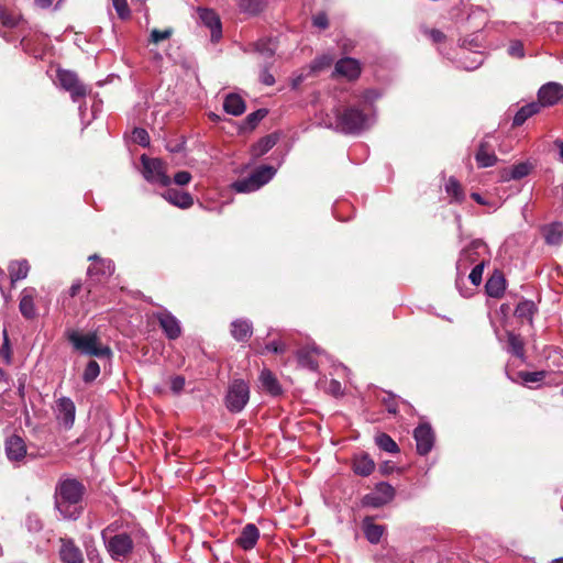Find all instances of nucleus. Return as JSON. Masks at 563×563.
Returning a JSON list of instances; mask_svg holds the SVG:
<instances>
[{
  "instance_id": "f257e3e1",
  "label": "nucleus",
  "mask_w": 563,
  "mask_h": 563,
  "mask_svg": "<svg viewBox=\"0 0 563 563\" xmlns=\"http://www.w3.org/2000/svg\"><path fill=\"white\" fill-rule=\"evenodd\" d=\"M86 488L76 478H60L55 489V508L67 520H77L82 511V497Z\"/></svg>"
},
{
  "instance_id": "f03ea898",
  "label": "nucleus",
  "mask_w": 563,
  "mask_h": 563,
  "mask_svg": "<svg viewBox=\"0 0 563 563\" xmlns=\"http://www.w3.org/2000/svg\"><path fill=\"white\" fill-rule=\"evenodd\" d=\"M101 539L111 559L124 561L134 549L133 531L128 523L114 520L101 531Z\"/></svg>"
},
{
  "instance_id": "7ed1b4c3",
  "label": "nucleus",
  "mask_w": 563,
  "mask_h": 563,
  "mask_svg": "<svg viewBox=\"0 0 563 563\" xmlns=\"http://www.w3.org/2000/svg\"><path fill=\"white\" fill-rule=\"evenodd\" d=\"M375 122L374 108L350 106L336 113V129L345 134H358L369 129Z\"/></svg>"
},
{
  "instance_id": "20e7f679",
  "label": "nucleus",
  "mask_w": 563,
  "mask_h": 563,
  "mask_svg": "<svg viewBox=\"0 0 563 563\" xmlns=\"http://www.w3.org/2000/svg\"><path fill=\"white\" fill-rule=\"evenodd\" d=\"M67 339L71 343L73 347L84 355L106 358H110L112 356L111 349L101 344L96 332L81 334L78 331L70 330L67 332Z\"/></svg>"
},
{
  "instance_id": "39448f33",
  "label": "nucleus",
  "mask_w": 563,
  "mask_h": 563,
  "mask_svg": "<svg viewBox=\"0 0 563 563\" xmlns=\"http://www.w3.org/2000/svg\"><path fill=\"white\" fill-rule=\"evenodd\" d=\"M250 399V387L242 379L233 380L225 395V407L230 412H240Z\"/></svg>"
},
{
  "instance_id": "423d86ee",
  "label": "nucleus",
  "mask_w": 563,
  "mask_h": 563,
  "mask_svg": "<svg viewBox=\"0 0 563 563\" xmlns=\"http://www.w3.org/2000/svg\"><path fill=\"white\" fill-rule=\"evenodd\" d=\"M144 178L152 184H157L167 187L170 184V178L166 174L165 164L159 158H148L145 155L141 157Z\"/></svg>"
},
{
  "instance_id": "0eeeda50",
  "label": "nucleus",
  "mask_w": 563,
  "mask_h": 563,
  "mask_svg": "<svg viewBox=\"0 0 563 563\" xmlns=\"http://www.w3.org/2000/svg\"><path fill=\"white\" fill-rule=\"evenodd\" d=\"M394 497L395 488L386 482H380L362 498L361 504L363 507L379 508L390 503Z\"/></svg>"
},
{
  "instance_id": "6e6552de",
  "label": "nucleus",
  "mask_w": 563,
  "mask_h": 563,
  "mask_svg": "<svg viewBox=\"0 0 563 563\" xmlns=\"http://www.w3.org/2000/svg\"><path fill=\"white\" fill-rule=\"evenodd\" d=\"M481 249H485V243L482 240H473L467 247L462 250L456 263L457 287H460L461 276L465 273L468 265L477 263Z\"/></svg>"
},
{
  "instance_id": "1a4fd4ad",
  "label": "nucleus",
  "mask_w": 563,
  "mask_h": 563,
  "mask_svg": "<svg viewBox=\"0 0 563 563\" xmlns=\"http://www.w3.org/2000/svg\"><path fill=\"white\" fill-rule=\"evenodd\" d=\"M57 79L63 89L70 93L73 101H78L80 98L86 97L88 90L82 85L77 75L70 70H58Z\"/></svg>"
},
{
  "instance_id": "9d476101",
  "label": "nucleus",
  "mask_w": 563,
  "mask_h": 563,
  "mask_svg": "<svg viewBox=\"0 0 563 563\" xmlns=\"http://www.w3.org/2000/svg\"><path fill=\"white\" fill-rule=\"evenodd\" d=\"M197 11L201 23L211 32V41L213 43L219 42L222 37V23L219 14L207 8H198Z\"/></svg>"
},
{
  "instance_id": "9b49d317",
  "label": "nucleus",
  "mask_w": 563,
  "mask_h": 563,
  "mask_svg": "<svg viewBox=\"0 0 563 563\" xmlns=\"http://www.w3.org/2000/svg\"><path fill=\"white\" fill-rule=\"evenodd\" d=\"M413 437L417 444V452L420 455H426L432 450L434 433L429 424H419L413 431Z\"/></svg>"
},
{
  "instance_id": "f8f14e48",
  "label": "nucleus",
  "mask_w": 563,
  "mask_h": 563,
  "mask_svg": "<svg viewBox=\"0 0 563 563\" xmlns=\"http://www.w3.org/2000/svg\"><path fill=\"white\" fill-rule=\"evenodd\" d=\"M154 317L158 320L159 325L169 340H176L181 334L180 323L175 316L169 311L163 310L154 313Z\"/></svg>"
},
{
  "instance_id": "ddd939ff",
  "label": "nucleus",
  "mask_w": 563,
  "mask_h": 563,
  "mask_svg": "<svg viewBox=\"0 0 563 563\" xmlns=\"http://www.w3.org/2000/svg\"><path fill=\"white\" fill-rule=\"evenodd\" d=\"M36 296L37 291L33 287H26L20 294L19 310L21 314L27 320H32L37 316V310L35 307Z\"/></svg>"
},
{
  "instance_id": "4468645a",
  "label": "nucleus",
  "mask_w": 563,
  "mask_h": 563,
  "mask_svg": "<svg viewBox=\"0 0 563 563\" xmlns=\"http://www.w3.org/2000/svg\"><path fill=\"white\" fill-rule=\"evenodd\" d=\"M563 97V87L556 82H548L538 91V98L541 106H553Z\"/></svg>"
},
{
  "instance_id": "2eb2a0df",
  "label": "nucleus",
  "mask_w": 563,
  "mask_h": 563,
  "mask_svg": "<svg viewBox=\"0 0 563 563\" xmlns=\"http://www.w3.org/2000/svg\"><path fill=\"white\" fill-rule=\"evenodd\" d=\"M89 261H92V265L88 267L89 276L109 277L114 272V263L108 258H100L97 254L90 255Z\"/></svg>"
},
{
  "instance_id": "dca6fc26",
  "label": "nucleus",
  "mask_w": 563,
  "mask_h": 563,
  "mask_svg": "<svg viewBox=\"0 0 563 563\" xmlns=\"http://www.w3.org/2000/svg\"><path fill=\"white\" fill-rule=\"evenodd\" d=\"M76 407L68 397H62L57 400V418L65 428L69 429L75 422Z\"/></svg>"
},
{
  "instance_id": "f3484780",
  "label": "nucleus",
  "mask_w": 563,
  "mask_h": 563,
  "mask_svg": "<svg viewBox=\"0 0 563 563\" xmlns=\"http://www.w3.org/2000/svg\"><path fill=\"white\" fill-rule=\"evenodd\" d=\"M260 538V530L254 523H247L243 527L240 536L236 538L235 543L242 550L249 551L253 549Z\"/></svg>"
},
{
  "instance_id": "a211bd4d",
  "label": "nucleus",
  "mask_w": 563,
  "mask_h": 563,
  "mask_svg": "<svg viewBox=\"0 0 563 563\" xmlns=\"http://www.w3.org/2000/svg\"><path fill=\"white\" fill-rule=\"evenodd\" d=\"M163 198L169 203L181 209H188L194 205V198L189 192L169 188L163 194Z\"/></svg>"
},
{
  "instance_id": "6ab92c4d",
  "label": "nucleus",
  "mask_w": 563,
  "mask_h": 563,
  "mask_svg": "<svg viewBox=\"0 0 563 563\" xmlns=\"http://www.w3.org/2000/svg\"><path fill=\"white\" fill-rule=\"evenodd\" d=\"M352 467L356 475L366 477L375 470V462L367 453L362 452L354 455Z\"/></svg>"
},
{
  "instance_id": "aec40b11",
  "label": "nucleus",
  "mask_w": 563,
  "mask_h": 563,
  "mask_svg": "<svg viewBox=\"0 0 563 563\" xmlns=\"http://www.w3.org/2000/svg\"><path fill=\"white\" fill-rule=\"evenodd\" d=\"M335 73L347 79H355L361 74L360 63L351 57L342 58L335 64Z\"/></svg>"
},
{
  "instance_id": "412c9836",
  "label": "nucleus",
  "mask_w": 563,
  "mask_h": 563,
  "mask_svg": "<svg viewBox=\"0 0 563 563\" xmlns=\"http://www.w3.org/2000/svg\"><path fill=\"white\" fill-rule=\"evenodd\" d=\"M485 289L489 297L500 298L506 290V279L503 273L498 271L494 272L486 282Z\"/></svg>"
},
{
  "instance_id": "4be33fe9",
  "label": "nucleus",
  "mask_w": 563,
  "mask_h": 563,
  "mask_svg": "<svg viewBox=\"0 0 563 563\" xmlns=\"http://www.w3.org/2000/svg\"><path fill=\"white\" fill-rule=\"evenodd\" d=\"M253 333V324L247 319H236L231 323V335L239 342H245Z\"/></svg>"
},
{
  "instance_id": "5701e85b",
  "label": "nucleus",
  "mask_w": 563,
  "mask_h": 563,
  "mask_svg": "<svg viewBox=\"0 0 563 563\" xmlns=\"http://www.w3.org/2000/svg\"><path fill=\"white\" fill-rule=\"evenodd\" d=\"M5 453L9 460L20 461L26 454L24 441L20 437H11L5 442Z\"/></svg>"
},
{
  "instance_id": "b1692460",
  "label": "nucleus",
  "mask_w": 563,
  "mask_h": 563,
  "mask_svg": "<svg viewBox=\"0 0 563 563\" xmlns=\"http://www.w3.org/2000/svg\"><path fill=\"white\" fill-rule=\"evenodd\" d=\"M59 554L63 563H84L81 551L71 540L63 541Z\"/></svg>"
},
{
  "instance_id": "393cba45",
  "label": "nucleus",
  "mask_w": 563,
  "mask_h": 563,
  "mask_svg": "<svg viewBox=\"0 0 563 563\" xmlns=\"http://www.w3.org/2000/svg\"><path fill=\"white\" fill-rule=\"evenodd\" d=\"M11 284L25 279L30 272V264L26 260L12 261L8 267Z\"/></svg>"
},
{
  "instance_id": "a878e982",
  "label": "nucleus",
  "mask_w": 563,
  "mask_h": 563,
  "mask_svg": "<svg viewBox=\"0 0 563 563\" xmlns=\"http://www.w3.org/2000/svg\"><path fill=\"white\" fill-rule=\"evenodd\" d=\"M363 530H364V534H365L366 539L371 543L376 544L380 541V539L384 534L385 528H384V526L375 525L373 522L372 517H365L363 520Z\"/></svg>"
},
{
  "instance_id": "bb28decb",
  "label": "nucleus",
  "mask_w": 563,
  "mask_h": 563,
  "mask_svg": "<svg viewBox=\"0 0 563 563\" xmlns=\"http://www.w3.org/2000/svg\"><path fill=\"white\" fill-rule=\"evenodd\" d=\"M223 109L232 115H241L245 111L244 100L236 93H229L223 102Z\"/></svg>"
},
{
  "instance_id": "cd10ccee",
  "label": "nucleus",
  "mask_w": 563,
  "mask_h": 563,
  "mask_svg": "<svg viewBox=\"0 0 563 563\" xmlns=\"http://www.w3.org/2000/svg\"><path fill=\"white\" fill-rule=\"evenodd\" d=\"M543 236L549 245H559L563 241V224L554 222L543 228Z\"/></svg>"
},
{
  "instance_id": "c85d7f7f",
  "label": "nucleus",
  "mask_w": 563,
  "mask_h": 563,
  "mask_svg": "<svg viewBox=\"0 0 563 563\" xmlns=\"http://www.w3.org/2000/svg\"><path fill=\"white\" fill-rule=\"evenodd\" d=\"M277 143V136L275 134H269L255 143L251 148V155L253 158H260L264 154H266L269 150H272Z\"/></svg>"
},
{
  "instance_id": "c756f323",
  "label": "nucleus",
  "mask_w": 563,
  "mask_h": 563,
  "mask_svg": "<svg viewBox=\"0 0 563 563\" xmlns=\"http://www.w3.org/2000/svg\"><path fill=\"white\" fill-rule=\"evenodd\" d=\"M319 354H321V350L316 346L310 350H300L298 352V362L301 366L316 371L318 368V361L314 358V355Z\"/></svg>"
},
{
  "instance_id": "7c9ffc66",
  "label": "nucleus",
  "mask_w": 563,
  "mask_h": 563,
  "mask_svg": "<svg viewBox=\"0 0 563 563\" xmlns=\"http://www.w3.org/2000/svg\"><path fill=\"white\" fill-rule=\"evenodd\" d=\"M541 107L538 102H531L523 107H521L518 112L514 117V125L520 126L522 125L527 119L532 117L533 114H537L540 111Z\"/></svg>"
},
{
  "instance_id": "2f4dec72",
  "label": "nucleus",
  "mask_w": 563,
  "mask_h": 563,
  "mask_svg": "<svg viewBox=\"0 0 563 563\" xmlns=\"http://www.w3.org/2000/svg\"><path fill=\"white\" fill-rule=\"evenodd\" d=\"M531 166L528 163H519L514 165L509 169H504L501 174V179L504 181H508L511 179H521L526 177L530 173Z\"/></svg>"
},
{
  "instance_id": "473e14b6",
  "label": "nucleus",
  "mask_w": 563,
  "mask_h": 563,
  "mask_svg": "<svg viewBox=\"0 0 563 563\" xmlns=\"http://www.w3.org/2000/svg\"><path fill=\"white\" fill-rule=\"evenodd\" d=\"M260 380L263 388L266 389L269 394L274 396L280 394V386L271 371L263 369L260 375Z\"/></svg>"
},
{
  "instance_id": "72a5a7b5",
  "label": "nucleus",
  "mask_w": 563,
  "mask_h": 563,
  "mask_svg": "<svg viewBox=\"0 0 563 563\" xmlns=\"http://www.w3.org/2000/svg\"><path fill=\"white\" fill-rule=\"evenodd\" d=\"M475 159L477 165L482 168L494 166L497 163V156L495 153L486 151L485 144H481L475 155Z\"/></svg>"
},
{
  "instance_id": "f704fd0d",
  "label": "nucleus",
  "mask_w": 563,
  "mask_h": 563,
  "mask_svg": "<svg viewBox=\"0 0 563 563\" xmlns=\"http://www.w3.org/2000/svg\"><path fill=\"white\" fill-rule=\"evenodd\" d=\"M276 174L273 166L263 165L256 168L252 174V178L262 186L266 185Z\"/></svg>"
},
{
  "instance_id": "c9c22d12",
  "label": "nucleus",
  "mask_w": 563,
  "mask_h": 563,
  "mask_svg": "<svg viewBox=\"0 0 563 563\" xmlns=\"http://www.w3.org/2000/svg\"><path fill=\"white\" fill-rule=\"evenodd\" d=\"M536 311H537V308H536V305L533 301L522 300L517 305V307L515 309V314L518 318L526 319L529 322H531Z\"/></svg>"
},
{
  "instance_id": "e433bc0d",
  "label": "nucleus",
  "mask_w": 563,
  "mask_h": 563,
  "mask_svg": "<svg viewBox=\"0 0 563 563\" xmlns=\"http://www.w3.org/2000/svg\"><path fill=\"white\" fill-rule=\"evenodd\" d=\"M376 445L388 453H397L399 452V448L397 443L386 433H379L375 437Z\"/></svg>"
},
{
  "instance_id": "4c0bfd02",
  "label": "nucleus",
  "mask_w": 563,
  "mask_h": 563,
  "mask_svg": "<svg viewBox=\"0 0 563 563\" xmlns=\"http://www.w3.org/2000/svg\"><path fill=\"white\" fill-rule=\"evenodd\" d=\"M265 0H240L239 8L242 12L255 15L263 11Z\"/></svg>"
},
{
  "instance_id": "58836bf2",
  "label": "nucleus",
  "mask_w": 563,
  "mask_h": 563,
  "mask_svg": "<svg viewBox=\"0 0 563 563\" xmlns=\"http://www.w3.org/2000/svg\"><path fill=\"white\" fill-rule=\"evenodd\" d=\"M232 187L236 192H252L260 189L261 185L250 175L247 178L233 183Z\"/></svg>"
},
{
  "instance_id": "ea45409f",
  "label": "nucleus",
  "mask_w": 563,
  "mask_h": 563,
  "mask_svg": "<svg viewBox=\"0 0 563 563\" xmlns=\"http://www.w3.org/2000/svg\"><path fill=\"white\" fill-rule=\"evenodd\" d=\"M508 351L517 357H523V342L519 335L508 333Z\"/></svg>"
},
{
  "instance_id": "a19ab883",
  "label": "nucleus",
  "mask_w": 563,
  "mask_h": 563,
  "mask_svg": "<svg viewBox=\"0 0 563 563\" xmlns=\"http://www.w3.org/2000/svg\"><path fill=\"white\" fill-rule=\"evenodd\" d=\"M445 190L455 201H461L463 199L462 187L455 178L451 177L448 180Z\"/></svg>"
},
{
  "instance_id": "79ce46f5",
  "label": "nucleus",
  "mask_w": 563,
  "mask_h": 563,
  "mask_svg": "<svg viewBox=\"0 0 563 563\" xmlns=\"http://www.w3.org/2000/svg\"><path fill=\"white\" fill-rule=\"evenodd\" d=\"M100 374V366L96 361H89L84 374L82 380L85 383H92Z\"/></svg>"
},
{
  "instance_id": "37998d69",
  "label": "nucleus",
  "mask_w": 563,
  "mask_h": 563,
  "mask_svg": "<svg viewBox=\"0 0 563 563\" xmlns=\"http://www.w3.org/2000/svg\"><path fill=\"white\" fill-rule=\"evenodd\" d=\"M333 59L328 55H322L314 58L309 65V73L314 74L318 73L332 64Z\"/></svg>"
},
{
  "instance_id": "c03bdc74",
  "label": "nucleus",
  "mask_w": 563,
  "mask_h": 563,
  "mask_svg": "<svg viewBox=\"0 0 563 563\" xmlns=\"http://www.w3.org/2000/svg\"><path fill=\"white\" fill-rule=\"evenodd\" d=\"M507 52H508V55L514 58L521 59L526 56L523 44L519 40L510 41Z\"/></svg>"
},
{
  "instance_id": "a18cd8bd",
  "label": "nucleus",
  "mask_w": 563,
  "mask_h": 563,
  "mask_svg": "<svg viewBox=\"0 0 563 563\" xmlns=\"http://www.w3.org/2000/svg\"><path fill=\"white\" fill-rule=\"evenodd\" d=\"M485 262L481 261L475 264L471 273L468 274V279L474 286H478L482 283L483 271H484Z\"/></svg>"
},
{
  "instance_id": "49530a36",
  "label": "nucleus",
  "mask_w": 563,
  "mask_h": 563,
  "mask_svg": "<svg viewBox=\"0 0 563 563\" xmlns=\"http://www.w3.org/2000/svg\"><path fill=\"white\" fill-rule=\"evenodd\" d=\"M255 49L266 57H272L276 48L271 41L261 40L255 44Z\"/></svg>"
},
{
  "instance_id": "de8ad7c7",
  "label": "nucleus",
  "mask_w": 563,
  "mask_h": 563,
  "mask_svg": "<svg viewBox=\"0 0 563 563\" xmlns=\"http://www.w3.org/2000/svg\"><path fill=\"white\" fill-rule=\"evenodd\" d=\"M112 4L120 19L125 20L130 18L131 10L128 5V0H112Z\"/></svg>"
},
{
  "instance_id": "09e8293b",
  "label": "nucleus",
  "mask_w": 563,
  "mask_h": 563,
  "mask_svg": "<svg viewBox=\"0 0 563 563\" xmlns=\"http://www.w3.org/2000/svg\"><path fill=\"white\" fill-rule=\"evenodd\" d=\"M132 139L135 143L140 144L141 146H148L150 144V135L146 130L142 128H136L132 132Z\"/></svg>"
},
{
  "instance_id": "8fccbe9b",
  "label": "nucleus",
  "mask_w": 563,
  "mask_h": 563,
  "mask_svg": "<svg viewBox=\"0 0 563 563\" xmlns=\"http://www.w3.org/2000/svg\"><path fill=\"white\" fill-rule=\"evenodd\" d=\"M173 34V30L172 29H166V30H157V29H154L151 31V34H150V42L154 43V44H157L162 41H165V40H168Z\"/></svg>"
},
{
  "instance_id": "3c124183",
  "label": "nucleus",
  "mask_w": 563,
  "mask_h": 563,
  "mask_svg": "<svg viewBox=\"0 0 563 563\" xmlns=\"http://www.w3.org/2000/svg\"><path fill=\"white\" fill-rule=\"evenodd\" d=\"M544 371L539 372H521L520 377L525 383H538L544 379L545 377Z\"/></svg>"
},
{
  "instance_id": "603ef678",
  "label": "nucleus",
  "mask_w": 563,
  "mask_h": 563,
  "mask_svg": "<svg viewBox=\"0 0 563 563\" xmlns=\"http://www.w3.org/2000/svg\"><path fill=\"white\" fill-rule=\"evenodd\" d=\"M185 377L180 375L173 376L170 378V389L174 394L178 395L183 391L185 387Z\"/></svg>"
},
{
  "instance_id": "864d4df0",
  "label": "nucleus",
  "mask_w": 563,
  "mask_h": 563,
  "mask_svg": "<svg viewBox=\"0 0 563 563\" xmlns=\"http://www.w3.org/2000/svg\"><path fill=\"white\" fill-rule=\"evenodd\" d=\"M0 22L8 27H15L20 23V16L13 13L5 12Z\"/></svg>"
},
{
  "instance_id": "5fc2aeb1",
  "label": "nucleus",
  "mask_w": 563,
  "mask_h": 563,
  "mask_svg": "<svg viewBox=\"0 0 563 563\" xmlns=\"http://www.w3.org/2000/svg\"><path fill=\"white\" fill-rule=\"evenodd\" d=\"M0 356H2L7 363H10L11 361V354H10V345H9V338L7 330H3V343L0 347Z\"/></svg>"
},
{
  "instance_id": "6e6d98bb",
  "label": "nucleus",
  "mask_w": 563,
  "mask_h": 563,
  "mask_svg": "<svg viewBox=\"0 0 563 563\" xmlns=\"http://www.w3.org/2000/svg\"><path fill=\"white\" fill-rule=\"evenodd\" d=\"M266 114H267V111L265 109H260L257 111L250 113L246 117V120H247L249 124H251L252 126H255L261 120H263L266 117Z\"/></svg>"
},
{
  "instance_id": "4d7b16f0",
  "label": "nucleus",
  "mask_w": 563,
  "mask_h": 563,
  "mask_svg": "<svg viewBox=\"0 0 563 563\" xmlns=\"http://www.w3.org/2000/svg\"><path fill=\"white\" fill-rule=\"evenodd\" d=\"M191 180V174L186 170H181L175 174L174 183L178 186H185Z\"/></svg>"
},
{
  "instance_id": "13d9d810",
  "label": "nucleus",
  "mask_w": 563,
  "mask_h": 563,
  "mask_svg": "<svg viewBox=\"0 0 563 563\" xmlns=\"http://www.w3.org/2000/svg\"><path fill=\"white\" fill-rule=\"evenodd\" d=\"M379 98V95L376 90L369 89L363 93V102L362 107L371 106L373 108V102Z\"/></svg>"
},
{
  "instance_id": "bf43d9fd",
  "label": "nucleus",
  "mask_w": 563,
  "mask_h": 563,
  "mask_svg": "<svg viewBox=\"0 0 563 563\" xmlns=\"http://www.w3.org/2000/svg\"><path fill=\"white\" fill-rule=\"evenodd\" d=\"M313 25L319 29H327L329 25L328 16L325 13H319L313 16Z\"/></svg>"
},
{
  "instance_id": "052dcab7",
  "label": "nucleus",
  "mask_w": 563,
  "mask_h": 563,
  "mask_svg": "<svg viewBox=\"0 0 563 563\" xmlns=\"http://www.w3.org/2000/svg\"><path fill=\"white\" fill-rule=\"evenodd\" d=\"M260 80L266 86H273L275 84V78L267 68L262 69Z\"/></svg>"
},
{
  "instance_id": "680f3d73",
  "label": "nucleus",
  "mask_w": 563,
  "mask_h": 563,
  "mask_svg": "<svg viewBox=\"0 0 563 563\" xmlns=\"http://www.w3.org/2000/svg\"><path fill=\"white\" fill-rule=\"evenodd\" d=\"M383 402L386 405L388 412L396 413L397 412V402L394 396L388 395L387 398L383 399Z\"/></svg>"
},
{
  "instance_id": "e2e57ef3",
  "label": "nucleus",
  "mask_w": 563,
  "mask_h": 563,
  "mask_svg": "<svg viewBox=\"0 0 563 563\" xmlns=\"http://www.w3.org/2000/svg\"><path fill=\"white\" fill-rule=\"evenodd\" d=\"M266 350L278 354L285 351V345L282 342L274 341L266 345Z\"/></svg>"
},
{
  "instance_id": "0e129e2a",
  "label": "nucleus",
  "mask_w": 563,
  "mask_h": 563,
  "mask_svg": "<svg viewBox=\"0 0 563 563\" xmlns=\"http://www.w3.org/2000/svg\"><path fill=\"white\" fill-rule=\"evenodd\" d=\"M307 78V75L303 73L297 74L291 79V87L292 89H297L303 80Z\"/></svg>"
},
{
  "instance_id": "69168bd1",
  "label": "nucleus",
  "mask_w": 563,
  "mask_h": 563,
  "mask_svg": "<svg viewBox=\"0 0 563 563\" xmlns=\"http://www.w3.org/2000/svg\"><path fill=\"white\" fill-rule=\"evenodd\" d=\"M429 35L434 43H439V42L443 41V38H444V34L439 30H431L429 32Z\"/></svg>"
},
{
  "instance_id": "338daca9",
  "label": "nucleus",
  "mask_w": 563,
  "mask_h": 563,
  "mask_svg": "<svg viewBox=\"0 0 563 563\" xmlns=\"http://www.w3.org/2000/svg\"><path fill=\"white\" fill-rule=\"evenodd\" d=\"M80 290H81V283L75 282L69 288V296L75 297L79 294Z\"/></svg>"
},
{
  "instance_id": "774afa93",
  "label": "nucleus",
  "mask_w": 563,
  "mask_h": 563,
  "mask_svg": "<svg viewBox=\"0 0 563 563\" xmlns=\"http://www.w3.org/2000/svg\"><path fill=\"white\" fill-rule=\"evenodd\" d=\"M88 559L91 563H101V559L98 554H93L92 551H88Z\"/></svg>"
}]
</instances>
